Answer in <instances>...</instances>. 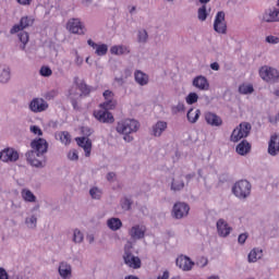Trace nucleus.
Wrapping results in <instances>:
<instances>
[{
  "instance_id": "obj_1",
  "label": "nucleus",
  "mask_w": 279,
  "mask_h": 279,
  "mask_svg": "<svg viewBox=\"0 0 279 279\" xmlns=\"http://www.w3.org/2000/svg\"><path fill=\"white\" fill-rule=\"evenodd\" d=\"M140 123L133 119H125L118 123L117 125V132L120 134H124V141L131 142L133 137H131L129 134L134 133L138 130Z\"/></svg>"
},
{
  "instance_id": "obj_2",
  "label": "nucleus",
  "mask_w": 279,
  "mask_h": 279,
  "mask_svg": "<svg viewBox=\"0 0 279 279\" xmlns=\"http://www.w3.org/2000/svg\"><path fill=\"white\" fill-rule=\"evenodd\" d=\"M251 130H252V125L248 122H243L233 130L230 140L233 143H238L242 138L247 137L251 133Z\"/></svg>"
},
{
  "instance_id": "obj_3",
  "label": "nucleus",
  "mask_w": 279,
  "mask_h": 279,
  "mask_svg": "<svg viewBox=\"0 0 279 279\" xmlns=\"http://www.w3.org/2000/svg\"><path fill=\"white\" fill-rule=\"evenodd\" d=\"M252 185L246 180L238 181L232 187L233 194L239 198H246L251 194Z\"/></svg>"
},
{
  "instance_id": "obj_4",
  "label": "nucleus",
  "mask_w": 279,
  "mask_h": 279,
  "mask_svg": "<svg viewBox=\"0 0 279 279\" xmlns=\"http://www.w3.org/2000/svg\"><path fill=\"white\" fill-rule=\"evenodd\" d=\"M131 248V245H125L123 259L129 267L137 269L141 267L142 262L137 256L132 255Z\"/></svg>"
},
{
  "instance_id": "obj_5",
  "label": "nucleus",
  "mask_w": 279,
  "mask_h": 279,
  "mask_svg": "<svg viewBox=\"0 0 279 279\" xmlns=\"http://www.w3.org/2000/svg\"><path fill=\"white\" fill-rule=\"evenodd\" d=\"M260 77L266 82H276L279 80V72L276 69L269 66H263L259 70Z\"/></svg>"
},
{
  "instance_id": "obj_6",
  "label": "nucleus",
  "mask_w": 279,
  "mask_h": 279,
  "mask_svg": "<svg viewBox=\"0 0 279 279\" xmlns=\"http://www.w3.org/2000/svg\"><path fill=\"white\" fill-rule=\"evenodd\" d=\"M31 146L34 149L33 151H35L39 158H43V155L47 153V149L49 148V144L45 138L34 140Z\"/></svg>"
},
{
  "instance_id": "obj_7",
  "label": "nucleus",
  "mask_w": 279,
  "mask_h": 279,
  "mask_svg": "<svg viewBox=\"0 0 279 279\" xmlns=\"http://www.w3.org/2000/svg\"><path fill=\"white\" fill-rule=\"evenodd\" d=\"M214 29L218 34H226L227 32V23H226V14L223 12H218L214 22Z\"/></svg>"
},
{
  "instance_id": "obj_8",
  "label": "nucleus",
  "mask_w": 279,
  "mask_h": 279,
  "mask_svg": "<svg viewBox=\"0 0 279 279\" xmlns=\"http://www.w3.org/2000/svg\"><path fill=\"white\" fill-rule=\"evenodd\" d=\"M47 108H49V104L43 98H35L29 104V109L36 113L43 112L47 110Z\"/></svg>"
},
{
  "instance_id": "obj_9",
  "label": "nucleus",
  "mask_w": 279,
  "mask_h": 279,
  "mask_svg": "<svg viewBox=\"0 0 279 279\" xmlns=\"http://www.w3.org/2000/svg\"><path fill=\"white\" fill-rule=\"evenodd\" d=\"M34 25V19L28 17V16H24L21 19L20 24L14 25L11 31L10 34L14 35L29 26Z\"/></svg>"
},
{
  "instance_id": "obj_10",
  "label": "nucleus",
  "mask_w": 279,
  "mask_h": 279,
  "mask_svg": "<svg viewBox=\"0 0 279 279\" xmlns=\"http://www.w3.org/2000/svg\"><path fill=\"white\" fill-rule=\"evenodd\" d=\"M66 28L73 34L84 35L85 33V28L78 19L70 20L66 24Z\"/></svg>"
},
{
  "instance_id": "obj_11",
  "label": "nucleus",
  "mask_w": 279,
  "mask_h": 279,
  "mask_svg": "<svg viewBox=\"0 0 279 279\" xmlns=\"http://www.w3.org/2000/svg\"><path fill=\"white\" fill-rule=\"evenodd\" d=\"M94 117L96 120H98L101 123H113L114 122L113 116L110 112H108V110H106V109L94 111Z\"/></svg>"
},
{
  "instance_id": "obj_12",
  "label": "nucleus",
  "mask_w": 279,
  "mask_h": 279,
  "mask_svg": "<svg viewBox=\"0 0 279 279\" xmlns=\"http://www.w3.org/2000/svg\"><path fill=\"white\" fill-rule=\"evenodd\" d=\"M263 21L266 23H279V9H268L263 14Z\"/></svg>"
},
{
  "instance_id": "obj_13",
  "label": "nucleus",
  "mask_w": 279,
  "mask_h": 279,
  "mask_svg": "<svg viewBox=\"0 0 279 279\" xmlns=\"http://www.w3.org/2000/svg\"><path fill=\"white\" fill-rule=\"evenodd\" d=\"M0 159L4 162L19 160V153L12 148H5L0 153Z\"/></svg>"
},
{
  "instance_id": "obj_14",
  "label": "nucleus",
  "mask_w": 279,
  "mask_h": 279,
  "mask_svg": "<svg viewBox=\"0 0 279 279\" xmlns=\"http://www.w3.org/2000/svg\"><path fill=\"white\" fill-rule=\"evenodd\" d=\"M105 102L100 105L102 109L112 110L116 108V100H113V93L110 90H106L104 94Z\"/></svg>"
},
{
  "instance_id": "obj_15",
  "label": "nucleus",
  "mask_w": 279,
  "mask_h": 279,
  "mask_svg": "<svg viewBox=\"0 0 279 279\" xmlns=\"http://www.w3.org/2000/svg\"><path fill=\"white\" fill-rule=\"evenodd\" d=\"M190 211L189 205L184 203H177L173 207V214L177 219L185 217Z\"/></svg>"
},
{
  "instance_id": "obj_16",
  "label": "nucleus",
  "mask_w": 279,
  "mask_h": 279,
  "mask_svg": "<svg viewBox=\"0 0 279 279\" xmlns=\"http://www.w3.org/2000/svg\"><path fill=\"white\" fill-rule=\"evenodd\" d=\"M27 157V161L35 167H43L45 161L43 159H45V157L41 155V157H38V154L36 151H28L26 154Z\"/></svg>"
},
{
  "instance_id": "obj_17",
  "label": "nucleus",
  "mask_w": 279,
  "mask_h": 279,
  "mask_svg": "<svg viewBox=\"0 0 279 279\" xmlns=\"http://www.w3.org/2000/svg\"><path fill=\"white\" fill-rule=\"evenodd\" d=\"M87 44L88 46H90L94 50H95V53L98 56V57H102V56H106L107 52H108V46L105 45V44H95L92 39L87 40Z\"/></svg>"
},
{
  "instance_id": "obj_18",
  "label": "nucleus",
  "mask_w": 279,
  "mask_h": 279,
  "mask_svg": "<svg viewBox=\"0 0 279 279\" xmlns=\"http://www.w3.org/2000/svg\"><path fill=\"white\" fill-rule=\"evenodd\" d=\"M217 230L220 236L226 238L230 234L232 228L223 219H219L217 222Z\"/></svg>"
},
{
  "instance_id": "obj_19",
  "label": "nucleus",
  "mask_w": 279,
  "mask_h": 279,
  "mask_svg": "<svg viewBox=\"0 0 279 279\" xmlns=\"http://www.w3.org/2000/svg\"><path fill=\"white\" fill-rule=\"evenodd\" d=\"M177 265L183 270H191L194 263L187 256H179L177 258Z\"/></svg>"
},
{
  "instance_id": "obj_20",
  "label": "nucleus",
  "mask_w": 279,
  "mask_h": 279,
  "mask_svg": "<svg viewBox=\"0 0 279 279\" xmlns=\"http://www.w3.org/2000/svg\"><path fill=\"white\" fill-rule=\"evenodd\" d=\"M268 153L276 156L279 153V137L277 134L272 135L268 145Z\"/></svg>"
},
{
  "instance_id": "obj_21",
  "label": "nucleus",
  "mask_w": 279,
  "mask_h": 279,
  "mask_svg": "<svg viewBox=\"0 0 279 279\" xmlns=\"http://www.w3.org/2000/svg\"><path fill=\"white\" fill-rule=\"evenodd\" d=\"M76 143L80 147H82L85 151V156L89 157L92 151V143L88 138L77 137Z\"/></svg>"
},
{
  "instance_id": "obj_22",
  "label": "nucleus",
  "mask_w": 279,
  "mask_h": 279,
  "mask_svg": "<svg viewBox=\"0 0 279 279\" xmlns=\"http://www.w3.org/2000/svg\"><path fill=\"white\" fill-rule=\"evenodd\" d=\"M205 120L211 126H220L222 124L221 118L213 112L205 113Z\"/></svg>"
},
{
  "instance_id": "obj_23",
  "label": "nucleus",
  "mask_w": 279,
  "mask_h": 279,
  "mask_svg": "<svg viewBox=\"0 0 279 279\" xmlns=\"http://www.w3.org/2000/svg\"><path fill=\"white\" fill-rule=\"evenodd\" d=\"M193 86H195L199 90H208V88H209L208 81L204 76L195 77L193 81Z\"/></svg>"
},
{
  "instance_id": "obj_24",
  "label": "nucleus",
  "mask_w": 279,
  "mask_h": 279,
  "mask_svg": "<svg viewBox=\"0 0 279 279\" xmlns=\"http://www.w3.org/2000/svg\"><path fill=\"white\" fill-rule=\"evenodd\" d=\"M74 84L76 85V87L81 90V95L80 96H88L89 94H90V92H92V88L89 87V86H87L86 84H85V82L84 81H81L80 82V77H75L74 78Z\"/></svg>"
},
{
  "instance_id": "obj_25",
  "label": "nucleus",
  "mask_w": 279,
  "mask_h": 279,
  "mask_svg": "<svg viewBox=\"0 0 279 279\" xmlns=\"http://www.w3.org/2000/svg\"><path fill=\"white\" fill-rule=\"evenodd\" d=\"M146 228L144 226H134L131 231L130 235L133 239H142L145 235Z\"/></svg>"
},
{
  "instance_id": "obj_26",
  "label": "nucleus",
  "mask_w": 279,
  "mask_h": 279,
  "mask_svg": "<svg viewBox=\"0 0 279 279\" xmlns=\"http://www.w3.org/2000/svg\"><path fill=\"white\" fill-rule=\"evenodd\" d=\"M252 149V145L247 141H242L238 146H236V153L241 156L247 155Z\"/></svg>"
},
{
  "instance_id": "obj_27",
  "label": "nucleus",
  "mask_w": 279,
  "mask_h": 279,
  "mask_svg": "<svg viewBox=\"0 0 279 279\" xmlns=\"http://www.w3.org/2000/svg\"><path fill=\"white\" fill-rule=\"evenodd\" d=\"M59 274L63 279L71 277V266L66 263H61L59 266Z\"/></svg>"
},
{
  "instance_id": "obj_28",
  "label": "nucleus",
  "mask_w": 279,
  "mask_h": 279,
  "mask_svg": "<svg viewBox=\"0 0 279 279\" xmlns=\"http://www.w3.org/2000/svg\"><path fill=\"white\" fill-rule=\"evenodd\" d=\"M134 76H135L136 83H138L141 86H144L148 83V76L141 71H136L134 73Z\"/></svg>"
},
{
  "instance_id": "obj_29",
  "label": "nucleus",
  "mask_w": 279,
  "mask_h": 279,
  "mask_svg": "<svg viewBox=\"0 0 279 279\" xmlns=\"http://www.w3.org/2000/svg\"><path fill=\"white\" fill-rule=\"evenodd\" d=\"M167 129V123L163 121H159L156 123V125L153 128V134L155 136H160L161 133Z\"/></svg>"
},
{
  "instance_id": "obj_30",
  "label": "nucleus",
  "mask_w": 279,
  "mask_h": 279,
  "mask_svg": "<svg viewBox=\"0 0 279 279\" xmlns=\"http://www.w3.org/2000/svg\"><path fill=\"white\" fill-rule=\"evenodd\" d=\"M110 52L111 54L122 56V54H128L130 50L124 46H113L111 47Z\"/></svg>"
},
{
  "instance_id": "obj_31",
  "label": "nucleus",
  "mask_w": 279,
  "mask_h": 279,
  "mask_svg": "<svg viewBox=\"0 0 279 279\" xmlns=\"http://www.w3.org/2000/svg\"><path fill=\"white\" fill-rule=\"evenodd\" d=\"M263 256V251L258 248H254L248 254V262L255 263L257 259H259Z\"/></svg>"
},
{
  "instance_id": "obj_32",
  "label": "nucleus",
  "mask_w": 279,
  "mask_h": 279,
  "mask_svg": "<svg viewBox=\"0 0 279 279\" xmlns=\"http://www.w3.org/2000/svg\"><path fill=\"white\" fill-rule=\"evenodd\" d=\"M201 116V111L198 109L194 110L193 108L189 110L187 112V120L191 123H195Z\"/></svg>"
},
{
  "instance_id": "obj_33",
  "label": "nucleus",
  "mask_w": 279,
  "mask_h": 279,
  "mask_svg": "<svg viewBox=\"0 0 279 279\" xmlns=\"http://www.w3.org/2000/svg\"><path fill=\"white\" fill-rule=\"evenodd\" d=\"M107 225L111 230L116 231L121 228L122 222L119 218H111L107 221Z\"/></svg>"
},
{
  "instance_id": "obj_34",
  "label": "nucleus",
  "mask_w": 279,
  "mask_h": 279,
  "mask_svg": "<svg viewBox=\"0 0 279 279\" xmlns=\"http://www.w3.org/2000/svg\"><path fill=\"white\" fill-rule=\"evenodd\" d=\"M22 197H23L24 201H26V202H31V203L36 202V196H35L34 193H32V191H29V190H23V191H22Z\"/></svg>"
},
{
  "instance_id": "obj_35",
  "label": "nucleus",
  "mask_w": 279,
  "mask_h": 279,
  "mask_svg": "<svg viewBox=\"0 0 279 279\" xmlns=\"http://www.w3.org/2000/svg\"><path fill=\"white\" fill-rule=\"evenodd\" d=\"M254 92V88L251 84H242L239 87V93L242 95L252 94Z\"/></svg>"
},
{
  "instance_id": "obj_36",
  "label": "nucleus",
  "mask_w": 279,
  "mask_h": 279,
  "mask_svg": "<svg viewBox=\"0 0 279 279\" xmlns=\"http://www.w3.org/2000/svg\"><path fill=\"white\" fill-rule=\"evenodd\" d=\"M19 39L23 44L22 49L24 50L25 45H27V43H29V34L27 32H22L19 34Z\"/></svg>"
},
{
  "instance_id": "obj_37",
  "label": "nucleus",
  "mask_w": 279,
  "mask_h": 279,
  "mask_svg": "<svg viewBox=\"0 0 279 279\" xmlns=\"http://www.w3.org/2000/svg\"><path fill=\"white\" fill-rule=\"evenodd\" d=\"M184 187V182L182 180H174L171 183V190L181 191Z\"/></svg>"
},
{
  "instance_id": "obj_38",
  "label": "nucleus",
  "mask_w": 279,
  "mask_h": 279,
  "mask_svg": "<svg viewBox=\"0 0 279 279\" xmlns=\"http://www.w3.org/2000/svg\"><path fill=\"white\" fill-rule=\"evenodd\" d=\"M59 138L65 145L71 143V134L69 132L59 133Z\"/></svg>"
},
{
  "instance_id": "obj_39",
  "label": "nucleus",
  "mask_w": 279,
  "mask_h": 279,
  "mask_svg": "<svg viewBox=\"0 0 279 279\" xmlns=\"http://www.w3.org/2000/svg\"><path fill=\"white\" fill-rule=\"evenodd\" d=\"M8 81H10V71L0 70V82L8 83Z\"/></svg>"
},
{
  "instance_id": "obj_40",
  "label": "nucleus",
  "mask_w": 279,
  "mask_h": 279,
  "mask_svg": "<svg viewBox=\"0 0 279 279\" xmlns=\"http://www.w3.org/2000/svg\"><path fill=\"white\" fill-rule=\"evenodd\" d=\"M39 74L44 77H49L53 74V71H51V69L49 66H41Z\"/></svg>"
},
{
  "instance_id": "obj_41",
  "label": "nucleus",
  "mask_w": 279,
  "mask_h": 279,
  "mask_svg": "<svg viewBox=\"0 0 279 279\" xmlns=\"http://www.w3.org/2000/svg\"><path fill=\"white\" fill-rule=\"evenodd\" d=\"M187 105H193L197 102L198 96L195 93L189 94V96L185 98Z\"/></svg>"
},
{
  "instance_id": "obj_42",
  "label": "nucleus",
  "mask_w": 279,
  "mask_h": 279,
  "mask_svg": "<svg viewBox=\"0 0 279 279\" xmlns=\"http://www.w3.org/2000/svg\"><path fill=\"white\" fill-rule=\"evenodd\" d=\"M84 236L80 230H74L73 241L76 243H81L83 241Z\"/></svg>"
},
{
  "instance_id": "obj_43",
  "label": "nucleus",
  "mask_w": 279,
  "mask_h": 279,
  "mask_svg": "<svg viewBox=\"0 0 279 279\" xmlns=\"http://www.w3.org/2000/svg\"><path fill=\"white\" fill-rule=\"evenodd\" d=\"M198 19L201 21H205L207 19V11H206V5H203L199 10H198Z\"/></svg>"
},
{
  "instance_id": "obj_44",
  "label": "nucleus",
  "mask_w": 279,
  "mask_h": 279,
  "mask_svg": "<svg viewBox=\"0 0 279 279\" xmlns=\"http://www.w3.org/2000/svg\"><path fill=\"white\" fill-rule=\"evenodd\" d=\"M185 110V106L183 102H179L177 106L172 107V112L174 114L179 113V112H183Z\"/></svg>"
},
{
  "instance_id": "obj_45",
  "label": "nucleus",
  "mask_w": 279,
  "mask_h": 279,
  "mask_svg": "<svg viewBox=\"0 0 279 279\" xmlns=\"http://www.w3.org/2000/svg\"><path fill=\"white\" fill-rule=\"evenodd\" d=\"M89 194L93 198L95 199H99L100 196H101V191L98 190L97 187H93L90 191H89Z\"/></svg>"
},
{
  "instance_id": "obj_46",
  "label": "nucleus",
  "mask_w": 279,
  "mask_h": 279,
  "mask_svg": "<svg viewBox=\"0 0 279 279\" xmlns=\"http://www.w3.org/2000/svg\"><path fill=\"white\" fill-rule=\"evenodd\" d=\"M131 205H132V202L131 199L124 197L122 201H121V207L124 209V210H129L131 208Z\"/></svg>"
},
{
  "instance_id": "obj_47",
  "label": "nucleus",
  "mask_w": 279,
  "mask_h": 279,
  "mask_svg": "<svg viewBox=\"0 0 279 279\" xmlns=\"http://www.w3.org/2000/svg\"><path fill=\"white\" fill-rule=\"evenodd\" d=\"M266 41L270 45H277V44H279V37L270 35V36L266 37Z\"/></svg>"
},
{
  "instance_id": "obj_48",
  "label": "nucleus",
  "mask_w": 279,
  "mask_h": 279,
  "mask_svg": "<svg viewBox=\"0 0 279 279\" xmlns=\"http://www.w3.org/2000/svg\"><path fill=\"white\" fill-rule=\"evenodd\" d=\"M147 38H148V35H147L146 31H141L138 33V41L140 43H145L147 40Z\"/></svg>"
},
{
  "instance_id": "obj_49",
  "label": "nucleus",
  "mask_w": 279,
  "mask_h": 279,
  "mask_svg": "<svg viewBox=\"0 0 279 279\" xmlns=\"http://www.w3.org/2000/svg\"><path fill=\"white\" fill-rule=\"evenodd\" d=\"M196 264L199 267H205L208 264V259L206 257H199Z\"/></svg>"
},
{
  "instance_id": "obj_50",
  "label": "nucleus",
  "mask_w": 279,
  "mask_h": 279,
  "mask_svg": "<svg viewBox=\"0 0 279 279\" xmlns=\"http://www.w3.org/2000/svg\"><path fill=\"white\" fill-rule=\"evenodd\" d=\"M68 158L70 160H78L80 157L77 156V150H71L69 154H68Z\"/></svg>"
},
{
  "instance_id": "obj_51",
  "label": "nucleus",
  "mask_w": 279,
  "mask_h": 279,
  "mask_svg": "<svg viewBox=\"0 0 279 279\" xmlns=\"http://www.w3.org/2000/svg\"><path fill=\"white\" fill-rule=\"evenodd\" d=\"M31 131L35 134V135H39V136H43V130H40V128L34 125V126H31Z\"/></svg>"
},
{
  "instance_id": "obj_52",
  "label": "nucleus",
  "mask_w": 279,
  "mask_h": 279,
  "mask_svg": "<svg viewBox=\"0 0 279 279\" xmlns=\"http://www.w3.org/2000/svg\"><path fill=\"white\" fill-rule=\"evenodd\" d=\"M36 221H37L36 216H33V217L26 219V223L31 225V228L36 227Z\"/></svg>"
},
{
  "instance_id": "obj_53",
  "label": "nucleus",
  "mask_w": 279,
  "mask_h": 279,
  "mask_svg": "<svg viewBox=\"0 0 279 279\" xmlns=\"http://www.w3.org/2000/svg\"><path fill=\"white\" fill-rule=\"evenodd\" d=\"M246 239H247V234L246 233H242V234L239 235L238 241H239L240 244H244Z\"/></svg>"
},
{
  "instance_id": "obj_54",
  "label": "nucleus",
  "mask_w": 279,
  "mask_h": 279,
  "mask_svg": "<svg viewBox=\"0 0 279 279\" xmlns=\"http://www.w3.org/2000/svg\"><path fill=\"white\" fill-rule=\"evenodd\" d=\"M0 279H9L8 271L3 268H0Z\"/></svg>"
},
{
  "instance_id": "obj_55",
  "label": "nucleus",
  "mask_w": 279,
  "mask_h": 279,
  "mask_svg": "<svg viewBox=\"0 0 279 279\" xmlns=\"http://www.w3.org/2000/svg\"><path fill=\"white\" fill-rule=\"evenodd\" d=\"M21 5H29L32 4V0H16Z\"/></svg>"
},
{
  "instance_id": "obj_56",
  "label": "nucleus",
  "mask_w": 279,
  "mask_h": 279,
  "mask_svg": "<svg viewBox=\"0 0 279 279\" xmlns=\"http://www.w3.org/2000/svg\"><path fill=\"white\" fill-rule=\"evenodd\" d=\"M168 278H169V271L166 270V271H163L162 275H159L157 279H168Z\"/></svg>"
},
{
  "instance_id": "obj_57",
  "label": "nucleus",
  "mask_w": 279,
  "mask_h": 279,
  "mask_svg": "<svg viewBox=\"0 0 279 279\" xmlns=\"http://www.w3.org/2000/svg\"><path fill=\"white\" fill-rule=\"evenodd\" d=\"M114 178H116V174H114L113 172H110V173L107 174V180L110 181V182H111Z\"/></svg>"
},
{
  "instance_id": "obj_58",
  "label": "nucleus",
  "mask_w": 279,
  "mask_h": 279,
  "mask_svg": "<svg viewBox=\"0 0 279 279\" xmlns=\"http://www.w3.org/2000/svg\"><path fill=\"white\" fill-rule=\"evenodd\" d=\"M210 68L214 70V71H218L219 70V64L217 62H214L210 64Z\"/></svg>"
},
{
  "instance_id": "obj_59",
  "label": "nucleus",
  "mask_w": 279,
  "mask_h": 279,
  "mask_svg": "<svg viewBox=\"0 0 279 279\" xmlns=\"http://www.w3.org/2000/svg\"><path fill=\"white\" fill-rule=\"evenodd\" d=\"M71 104H72V106H73L74 109H77V108H78V107H77V100L71 99Z\"/></svg>"
},
{
  "instance_id": "obj_60",
  "label": "nucleus",
  "mask_w": 279,
  "mask_h": 279,
  "mask_svg": "<svg viewBox=\"0 0 279 279\" xmlns=\"http://www.w3.org/2000/svg\"><path fill=\"white\" fill-rule=\"evenodd\" d=\"M125 279H138V278L135 276H128V277H125Z\"/></svg>"
},
{
  "instance_id": "obj_61",
  "label": "nucleus",
  "mask_w": 279,
  "mask_h": 279,
  "mask_svg": "<svg viewBox=\"0 0 279 279\" xmlns=\"http://www.w3.org/2000/svg\"><path fill=\"white\" fill-rule=\"evenodd\" d=\"M210 0H199V2L201 3H203V4H206V3H208Z\"/></svg>"
},
{
  "instance_id": "obj_62",
  "label": "nucleus",
  "mask_w": 279,
  "mask_h": 279,
  "mask_svg": "<svg viewBox=\"0 0 279 279\" xmlns=\"http://www.w3.org/2000/svg\"><path fill=\"white\" fill-rule=\"evenodd\" d=\"M193 177H194V174H187V175H186V179L190 180V179L193 178Z\"/></svg>"
},
{
  "instance_id": "obj_63",
  "label": "nucleus",
  "mask_w": 279,
  "mask_h": 279,
  "mask_svg": "<svg viewBox=\"0 0 279 279\" xmlns=\"http://www.w3.org/2000/svg\"><path fill=\"white\" fill-rule=\"evenodd\" d=\"M275 95L279 97V89L275 92Z\"/></svg>"
},
{
  "instance_id": "obj_64",
  "label": "nucleus",
  "mask_w": 279,
  "mask_h": 279,
  "mask_svg": "<svg viewBox=\"0 0 279 279\" xmlns=\"http://www.w3.org/2000/svg\"><path fill=\"white\" fill-rule=\"evenodd\" d=\"M209 279H218V277H215V276H214V277H210Z\"/></svg>"
}]
</instances>
